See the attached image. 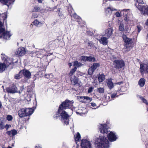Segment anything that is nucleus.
Segmentation results:
<instances>
[{"label": "nucleus", "instance_id": "1", "mask_svg": "<svg viewBox=\"0 0 148 148\" xmlns=\"http://www.w3.org/2000/svg\"><path fill=\"white\" fill-rule=\"evenodd\" d=\"M59 117L64 125H68L69 115L65 110L58 109L56 113L53 116V118L56 119H58Z\"/></svg>", "mask_w": 148, "mask_h": 148}, {"label": "nucleus", "instance_id": "2", "mask_svg": "<svg viewBox=\"0 0 148 148\" xmlns=\"http://www.w3.org/2000/svg\"><path fill=\"white\" fill-rule=\"evenodd\" d=\"M124 42V46L127 51H130L134 47V42L133 41V38L127 37L126 35L123 34L122 36ZM133 39H134L133 38Z\"/></svg>", "mask_w": 148, "mask_h": 148}, {"label": "nucleus", "instance_id": "3", "mask_svg": "<svg viewBox=\"0 0 148 148\" xmlns=\"http://www.w3.org/2000/svg\"><path fill=\"white\" fill-rule=\"evenodd\" d=\"M95 143L100 148H108L109 146V142L107 138L104 136L102 138H97Z\"/></svg>", "mask_w": 148, "mask_h": 148}, {"label": "nucleus", "instance_id": "4", "mask_svg": "<svg viewBox=\"0 0 148 148\" xmlns=\"http://www.w3.org/2000/svg\"><path fill=\"white\" fill-rule=\"evenodd\" d=\"M34 112V110L32 108H22L19 110L18 113L21 118L24 117L31 115Z\"/></svg>", "mask_w": 148, "mask_h": 148}, {"label": "nucleus", "instance_id": "5", "mask_svg": "<svg viewBox=\"0 0 148 148\" xmlns=\"http://www.w3.org/2000/svg\"><path fill=\"white\" fill-rule=\"evenodd\" d=\"M73 103V100L71 101L66 99L59 105L58 109L65 110L66 109L69 108L70 106L72 105Z\"/></svg>", "mask_w": 148, "mask_h": 148}, {"label": "nucleus", "instance_id": "6", "mask_svg": "<svg viewBox=\"0 0 148 148\" xmlns=\"http://www.w3.org/2000/svg\"><path fill=\"white\" fill-rule=\"evenodd\" d=\"M11 36L10 31H5V28L0 29V38L1 39L3 38L4 40H7L9 39Z\"/></svg>", "mask_w": 148, "mask_h": 148}, {"label": "nucleus", "instance_id": "7", "mask_svg": "<svg viewBox=\"0 0 148 148\" xmlns=\"http://www.w3.org/2000/svg\"><path fill=\"white\" fill-rule=\"evenodd\" d=\"M113 65L115 68L119 69L124 67L125 66V64L123 60L117 59L113 61Z\"/></svg>", "mask_w": 148, "mask_h": 148}, {"label": "nucleus", "instance_id": "8", "mask_svg": "<svg viewBox=\"0 0 148 148\" xmlns=\"http://www.w3.org/2000/svg\"><path fill=\"white\" fill-rule=\"evenodd\" d=\"M99 131L103 134L104 135L106 136L108 132V125L106 124H100L99 125Z\"/></svg>", "mask_w": 148, "mask_h": 148}, {"label": "nucleus", "instance_id": "9", "mask_svg": "<svg viewBox=\"0 0 148 148\" xmlns=\"http://www.w3.org/2000/svg\"><path fill=\"white\" fill-rule=\"evenodd\" d=\"M140 64V72L142 75H143L145 73H148V63H142L141 62Z\"/></svg>", "mask_w": 148, "mask_h": 148}, {"label": "nucleus", "instance_id": "10", "mask_svg": "<svg viewBox=\"0 0 148 148\" xmlns=\"http://www.w3.org/2000/svg\"><path fill=\"white\" fill-rule=\"evenodd\" d=\"M81 146L82 148H91V143L86 139L81 140Z\"/></svg>", "mask_w": 148, "mask_h": 148}, {"label": "nucleus", "instance_id": "11", "mask_svg": "<svg viewBox=\"0 0 148 148\" xmlns=\"http://www.w3.org/2000/svg\"><path fill=\"white\" fill-rule=\"evenodd\" d=\"M5 90L7 92L10 93H14L17 92V88L16 86L14 84H12L7 88Z\"/></svg>", "mask_w": 148, "mask_h": 148}, {"label": "nucleus", "instance_id": "12", "mask_svg": "<svg viewBox=\"0 0 148 148\" xmlns=\"http://www.w3.org/2000/svg\"><path fill=\"white\" fill-rule=\"evenodd\" d=\"M106 136H107L108 140L111 142L115 141L117 139L115 133L112 132H110V133Z\"/></svg>", "mask_w": 148, "mask_h": 148}, {"label": "nucleus", "instance_id": "13", "mask_svg": "<svg viewBox=\"0 0 148 148\" xmlns=\"http://www.w3.org/2000/svg\"><path fill=\"white\" fill-rule=\"evenodd\" d=\"M20 73H21L22 76H24L26 78L29 79L31 77V73L28 70L23 69L20 71Z\"/></svg>", "mask_w": 148, "mask_h": 148}, {"label": "nucleus", "instance_id": "14", "mask_svg": "<svg viewBox=\"0 0 148 148\" xmlns=\"http://www.w3.org/2000/svg\"><path fill=\"white\" fill-rule=\"evenodd\" d=\"M25 53V49L24 47L18 48L17 50L16 54L18 56H23Z\"/></svg>", "mask_w": 148, "mask_h": 148}, {"label": "nucleus", "instance_id": "15", "mask_svg": "<svg viewBox=\"0 0 148 148\" xmlns=\"http://www.w3.org/2000/svg\"><path fill=\"white\" fill-rule=\"evenodd\" d=\"M124 20L127 23H129L131 22V20L130 19L131 15L130 13L127 12V13L124 14Z\"/></svg>", "mask_w": 148, "mask_h": 148}, {"label": "nucleus", "instance_id": "16", "mask_svg": "<svg viewBox=\"0 0 148 148\" xmlns=\"http://www.w3.org/2000/svg\"><path fill=\"white\" fill-rule=\"evenodd\" d=\"M15 1V0H0V2L8 6L11 4H13Z\"/></svg>", "mask_w": 148, "mask_h": 148}, {"label": "nucleus", "instance_id": "17", "mask_svg": "<svg viewBox=\"0 0 148 148\" xmlns=\"http://www.w3.org/2000/svg\"><path fill=\"white\" fill-rule=\"evenodd\" d=\"M108 38L104 37H102L101 39L99 40V42L100 43L103 44L104 45H107L108 43Z\"/></svg>", "mask_w": 148, "mask_h": 148}, {"label": "nucleus", "instance_id": "18", "mask_svg": "<svg viewBox=\"0 0 148 148\" xmlns=\"http://www.w3.org/2000/svg\"><path fill=\"white\" fill-rule=\"evenodd\" d=\"M113 31L112 29L111 28H109L105 31V36L109 38L111 35Z\"/></svg>", "mask_w": 148, "mask_h": 148}, {"label": "nucleus", "instance_id": "19", "mask_svg": "<svg viewBox=\"0 0 148 148\" xmlns=\"http://www.w3.org/2000/svg\"><path fill=\"white\" fill-rule=\"evenodd\" d=\"M75 21L77 22L79 25L82 26L81 23L82 20L80 17L77 16L75 13Z\"/></svg>", "mask_w": 148, "mask_h": 148}, {"label": "nucleus", "instance_id": "20", "mask_svg": "<svg viewBox=\"0 0 148 148\" xmlns=\"http://www.w3.org/2000/svg\"><path fill=\"white\" fill-rule=\"evenodd\" d=\"M4 14V16H3L2 18H3V23L5 22L6 23H7V21L6 19L7 18V14L6 13H4V14ZM4 25V23H3L1 21H0V29L1 28H3L2 27Z\"/></svg>", "mask_w": 148, "mask_h": 148}, {"label": "nucleus", "instance_id": "21", "mask_svg": "<svg viewBox=\"0 0 148 148\" xmlns=\"http://www.w3.org/2000/svg\"><path fill=\"white\" fill-rule=\"evenodd\" d=\"M17 133V131L15 129H13L11 131H8L7 132V134L9 136H10L12 134V136H14L16 135Z\"/></svg>", "mask_w": 148, "mask_h": 148}, {"label": "nucleus", "instance_id": "22", "mask_svg": "<svg viewBox=\"0 0 148 148\" xmlns=\"http://www.w3.org/2000/svg\"><path fill=\"white\" fill-rule=\"evenodd\" d=\"M105 79V75L103 73L98 75V79L99 82H103Z\"/></svg>", "mask_w": 148, "mask_h": 148}, {"label": "nucleus", "instance_id": "23", "mask_svg": "<svg viewBox=\"0 0 148 148\" xmlns=\"http://www.w3.org/2000/svg\"><path fill=\"white\" fill-rule=\"evenodd\" d=\"M145 81V79L144 78H141L140 79L138 82V84L140 87H142L144 86Z\"/></svg>", "mask_w": 148, "mask_h": 148}, {"label": "nucleus", "instance_id": "24", "mask_svg": "<svg viewBox=\"0 0 148 148\" xmlns=\"http://www.w3.org/2000/svg\"><path fill=\"white\" fill-rule=\"evenodd\" d=\"M6 67V66L5 62L0 63V73L3 72Z\"/></svg>", "mask_w": 148, "mask_h": 148}, {"label": "nucleus", "instance_id": "25", "mask_svg": "<svg viewBox=\"0 0 148 148\" xmlns=\"http://www.w3.org/2000/svg\"><path fill=\"white\" fill-rule=\"evenodd\" d=\"M44 53L45 52H43L42 51L38 52L36 54L37 57L40 59L42 58L46 55Z\"/></svg>", "mask_w": 148, "mask_h": 148}, {"label": "nucleus", "instance_id": "26", "mask_svg": "<svg viewBox=\"0 0 148 148\" xmlns=\"http://www.w3.org/2000/svg\"><path fill=\"white\" fill-rule=\"evenodd\" d=\"M81 136L80 133L77 132L76 134V136L75 137V141L77 144V142H79L81 139Z\"/></svg>", "mask_w": 148, "mask_h": 148}, {"label": "nucleus", "instance_id": "27", "mask_svg": "<svg viewBox=\"0 0 148 148\" xmlns=\"http://www.w3.org/2000/svg\"><path fill=\"white\" fill-rule=\"evenodd\" d=\"M43 9H40V8L39 7H38V6L37 5L34 7V10L32 11V12H42L43 11Z\"/></svg>", "mask_w": 148, "mask_h": 148}, {"label": "nucleus", "instance_id": "28", "mask_svg": "<svg viewBox=\"0 0 148 148\" xmlns=\"http://www.w3.org/2000/svg\"><path fill=\"white\" fill-rule=\"evenodd\" d=\"M107 85L109 88L111 89L114 87L112 81L109 80L107 82Z\"/></svg>", "mask_w": 148, "mask_h": 148}, {"label": "nucleus", "instance_id": "29", "mask_svg": "<svg viewBox=\"0 0 148 148\" xmlns=\"http://www.w3.org/2000/svg\"><path fill=\"white\" fill-rule=\"evenodd\" d=\"M84 103H85L89 102L92 100L91 98L88 96H84Z\"/></svg>", "mask_w": 148, "mask_h": 148}, {"label": "nucleus", "instance_id": "30", "mask_svg": "<svg viewBox=\"0 0 148 148\" xmlns=\"http://www.w3.org/2000/svg\"><path fill=\"white\" fill-rule=\"evenodd\" d=\"M6 64V65L8 66H9L11 64H14V63L12 62V60L8 58L5 62Z\"/></svg>", "mask_w": 148, "mask_h": 148}, {"label": "nucleus", "instance_id": "31", "mask_svg": "<svg viewBox=\"0 0 148 148\" xmlns=\"http://www.w3.org/2000/svg\"><path fill=\"white\" fill-rule=\"evenodd\" d=\"M115 10V9H113L110 7H108L105 9V12L106 14H108L111 13L112 11Z\"/></svg>", "mask_w": 148, "mask_h": 148}, {"label": "nucleus", "instance_id": "32", "mask_svg": "<svg viewBox=\"0 0 148 148\" xmlns=\"http://www.w3.org/2000/svg\"><path fill=\"white\" fill-rule=\"evenodd\" d=\"M99 66L100 64L99 63H94L91 66V67L95 71Z\"/></svg>", "mask_w": 148, "mask_h": 148}, {"label": "nucleus", "instance_id": "33", "mask_svg": "<svg viewBox=\"0 0 148 148\" xmlns=\"http://www.w3.org/2000/svg\"><path fill=\"white\" fill-rule=\"evenodd\" d=\"M87 61L94 62L96 61L95 58L92 56H87Z\"/></svg>", "mask_w": 148, "mask_h": 148}, {"label": "nucleus", "instance_id": "34", "mask_svg": "<svg viewBox=\"0 0 148 148\" xmlns=\"http://www.w3.org/2000/svg\"><path fill=\"white\" fill-rule=\"evenodd\" d=\"M22 77L21 73H20V71L19 73L18 74H16L14 76V78L16 79H19L21 78Z\"/></svg>", "mask_w": 148, "mask_h": 148}, {"label": "nucleus", "instance_id": "35", "mask_svg": "<svg viewBox=\"0 0 148 148\" xmlns=\"http://www.w3.org/2000/svg\"><path fill=\"white\" fill-rule=\"evenodd\" d=\"M78 100L80 102L82 103H84V96H79L77 97Z\"/></svg>", "mask_w": 148, "mask_h": 148}, {"label": "nucleus", "instance_id": "36", "mask_svg": "<svg viewBox=\"0 0 148 148\" xmlns=\"http://www.w3.org/2000/svg\"><path fill=\"white\" fill-rule=\"evenodd\" d=\"M73 10V8L71 7L68 8V13L72 17L74 16V14L72 13V11Z\"/></svg>", "mask_w": 148, "mask_h": 148}, {"label": "nucleus", "instance_id": "37", "mask_svg": "<svg viewBox=\"0 0 148 148\" xmlns=\"http://www.w3.org/2000/svg\"><path fill=\"white\" fill-rule=\"evenodd\" d=\"M94 71H95L91 67L88 70V74L90 75H92L93 74Z\"/></svg>", "mask_w": 148, "mask_h": 148}, {"label": "nucleus", "instance_id": "38", "mask_svg": "<svg viewBox=\"0 0 148 148\" xmlns=\"http://www.w3.org/2000/svg\"><path fill=\"white\" fill-rule=\"evenodd\" d=\"M60 41L58 39H56L53 41L52 43L53 44H55L56 46H59L60 45Z\"/></svg>", "mask_w": 148, "mask_h": 148}, {"label": "nucleus", "instance_id": "39", "mask_svg": "<svg viewBox=\"0 0 148 148\" xmlns=\"http://www.w3.org/2000/svg\"><path fill=\"white\" fill-rule=\"evenodd\" d=\"M82 65V64L80 62H78L77 61H75V66H76L77 67L81 66Z\"/></svg>", "mask_w": 148, "mask_h": 148}, {"label": "nucleus", "instance_id": "40", "mask_svg": "<svg viewBox=\"0 0 148 148\" xmlns=\"http://www.w3.org/2000/svg\"><path fill=\"white\" fill-rule=\"evenodd\" d=\"M119 30L121 32L124 31V26L123 24L121 23L119 26Z\"/></svg>", "mask_w": 148, "mask_h": 148}, {"label": "nucleus", "instance_id": "41", "mask_svg": "<svg viewBox=\"0 0 148 148\" xmlns=\"http://www.w3.org/2000/svg\"><path fill=\"white\" fill-rule=\"evenodd\" d=\"M140 98L143 103H146V104L148 105V103L147 100L145 99L143 97H140Z\"/></svg>", "mask_w": 148, "mask_h": 148}, {"label": "nucleus", "instance_id": "42", "mask_svg": "<svg viewBox=\"0 0 148 148\" xmlns=\"http://www.w3.org/2000/svg\"><path fill=\"white\" fill-rule=\"evenodd\" d=\"M104 89L103 88H98V91L100 93H104Z\"/></svg>", "mask_w": 148, "mask_h": 148}, {"label": "nucleus", "instance_id": "43", "mask_svg": "<svg viewBox=\"0 0 148 148\" xmlns=\"http://www.w3.org/2000/svg\"><path fill=\"white\" fill-rule=\"evenodd\" d=\"M87 56H82L81 57V59L82 60L86 62L87 61Z\"/></svg>", "mask_w": 148, "mask_h": 148}, {"label": "nucleus", "instance_id": "44", "mask_svg": "<svg viewBox=\"0 0 148 148\" xmlns=\"http://www.w3.org/2000/svg\"><path fill=\"white\" fill-rule=\"evenodd\" d=\"M7 120L9 121H11L12 119V116L11 115H8L6 117Z\"/></svg>", "mask_w": 148, "mask_h": 148}, {"label": "nucleus", "instance_id": "45", "mask_svg": "<svg viewBox=\"0 0 148 148\" xmlns=\"http://www.w3.org/2000/svg\"><path fill=\"white\" fill-rule=\"evenodd\" d=\"M74 73V68L73 69H72L71 70L70 72L69 73L68 75L70 77Z\"/></svg>", "mask_w": 148, "mask_h": 148}, {"label": "nucleus", "instance_id": "46", "mask_svg": "<svg viewBox=\"0 0 148 148\" xmlns=\"http://www.w3.org/2000/svg\"><path fill=\"white\" fill-rule=\"evenodd\" d=\"M33 23L34 25H38L39 24L40 22L38 21L37 19H35L33 22Z\"/></svg>", "mask_w": 148, "mask_h": 148}, {"label": "nucleus", "instance_id": "47", "mask_svg": "<svg viewBox=\"0 0 148 148\" xmlns=\"http://www.w3.org/2000/svg\"><path fill=\"white\" fill-rule=\"evenodd\" d=\"M38 16V15L35 13H33L32 14V15L31 16L32 18H37Z\"/></svg>", "mask_w": 148, "mask_h": 148}, {"label": "nucleus", "instance_id": "48", "mask_svg": "<svg viewBox=\"0 0 148 148\" xmlns=\"http://www.w3.org/2000/svg\"><path fill=\"white\" fill-rule=\"evenodd\" d=\"M117 93H113L111 95V97L112 98H114L116 97H117Z\"/></svg>", "mask_w": 148, "mask_h": 148}, {"label": "nucleus", "instance_id": "49", "mask_svg": "<svg viewBox=\"0 0 148 148\" xmlns=\"http://www.w3.org/2000/svg\"><path fill=\"white\" fill-rule=\"evenodd\" d=\"M93 89L92 87H90L88 90V93H89L91 92L92 91Z\"/></svg>", "mask_w": 148, "mask_h": 148}, {"label": "nucleus", "instance_id": "50", "mask_svg": "<svg viewBox=\"0 0 148 148\" xmlns=\"http://www.w3.org/2000/svg\"><path fill=\"white\" fill-rule=\"evenodd\" d=\"M90 104H91V106L93 107L94 109H96V107L97 106L95 103L92 102L90 103Z\"/></svg>", "mask_w": 148, "mask_h": 148}, {"label": "nucleus", "instance_id": "51", "mask_svg": "<svg viewBox=\"0 0 148 148\" xmlns=\"http://www.w3.org/2000/svg\"><path fill=\"white\" fill-rule=\"evenodd\" d=\"M137 29H138V33H139L140 32L141 30V26L140 25H138L137 26Z\"/></svg>", "mask_w": 148, "mask_h": 148}, {"label": "nucleus", "instance_id": "52", "mask_svg": "<svg viewBox=\"0 0 148 148\" xmlns=\"http://www.w3.org/2000/svg\"><path fill=\"white\" fill-rule=\"evenodd\" d=\"M115 15L116 17H121V15L120 13L119 12H116L115 13Z\"/></svg>", "mask_w": 148, "mask_h": 148}, {"label": "nucleus", "instance_id": "53", "mask_svg": "<svg viewBox=\"0 0 148 148\" xmlns=\"http://www.w3.org/2000/svg\"><path fill=\"white\" fill-rule=\"evenodd\" d=\"M1 58L3 60H4V62H5V61H6L8 59L4 56L1 57Z\"/></svg>", "mask_w": 148, "mask_h": 148}, {"label": "nucleus", "instance_id": "54", "mask_svg": "<svg viewBox=\"0 0 148 148\" xmlns=\"http://www.w3.org/2000/svg\"><path fill=\"white\" fill-rule=\"evenodd\" d=\"M68 65L70 68H71L72 65L73 66H74V62H69V63Z\"/></svg>", "mask_w": 148, "mask_h": 148}, {"label": "nucleus", "instance_id": "55", "mask_svg": "<svg viewBox=\"0 0 148 148\" xmlns=\"http://www.w3.org/2000/svg\"><path fill=\"white\" fill-rule=\"evenodd\" d=\"M130 10L129 9H123V10L122 11H123L124 12H125V14L127 13V12H128Z\"/></svg>", "mask_w": 148, "mask_h": 148}, {"label": "nucleus", "instance_id": "56", "mask_svg": "<svg viewBox=\"0 0 148 148\" xmlns=\"http://www.w3.org/2000/svg\"><path fill=\"white\" fill-rule=\"evenodd\" d=\"M88 46H90L91 47H92L93 46V44L91 42H88Z\"/></svg>", "mask_w": 148, "mask_h": 148}, {"label": "nucleus", "instance_id": "57", "mask_svg": "<svg viewBox=\"0 0 148 148\" xmlns=\"http://www.w3.org/2000/svg\"><path fill=\"white\" fill-rule=\"evenodd\" d=\"M123 81H121L120 82H116V83H115V84H118V85H120L121 84H123Z\"/></svg>", "mask_w": 148, "mask_h": 148}, {"label": "nucleus", "instance_id": "58", "mask_svg": "<svg viewBox=\"0 0 148 148\" xmlns=\"http://www.w3.org/2000/svg\"><path fill=\"white\" fill-rule=\"evenodd\" d=\"M4 128V126L1 123H0V129H3Z\"/></svg>", "mask_w": 148, "mask_h": 148}, {"label": "nucleus", "instance_id": "59", "mask_svg": "<svg viewBox=\"0 0 148 148\" xmlns=\"http://www.w3.org/2000/svg\"><path fill=\"white\" fill-rule=\"evenodd\" d=\"M74 127V126L73 125V127H70V129L71 130H72V131L73 132V133H74V130L73 129Z\"/></svg>", "mask_w": 148, "mask_h": 148}, {"label": "nucleus", "instance_id": "60", "mask_svg": "<svg viewBox=\"0 0 148 148\" xmlns=\"http://www.w3.org/2000/svg\"><path fill=\"white\" fill-rule=\"evenodd\" d=\"M57 8V6H55L54 7H53L51 9L50 11H53L54 9Z\"/></svg>", "mask_w": 148, "mask_h": 148}, {"label": "nucleus", "instance_id": "61", "mask_svg": "<svg viewBox=\"0 0 148 148\" xmlns=\"http://www.w3.org/2000/svg\"><path fill=\"white\" fill-rule=\"evenodd\" d=\"M44 0H37V1H38V2L39 3H41L42 2V1H43Z\"/></svg>", "mask_w": 148, "mask_h": 148}, {"label": "nucleus", "instance_id": "62", "mask_svg": "<svg viewBox=\"0 0 148 148\" xmlns=\"http://www.w3.org/2000/svg\"><path fill=\"white\" fill-rule=\"evenodd\" d=\"M70 79H71V83L74 82V79H73V78H70Z\"/></svg>", "mask_w": 148, "mask_h": 148}, {"label": "nucleus", "instance_id": "63", "mask_svg": "<svg viewBox=\"0 0 148 148\" xmlns=\"http://www.w3.org/2000/svg\"><path fill=\"white\" fill-rule=\"evenodd\" d=\"M145 24L146 25L148 26V18L147 21L146 22Z\"/></svg>", "mask_w": 148, "mask_h": 148}, {"label": "nucleus", "instance_id": "64", "mask_svg": "<svg viewBox=\"0 0 148 148\" xmlns=\"http://www.w3.org/2000/svg\"><path fill=\"white\" fill-rule=\"evenodd\" d=\"M9 127V125L8 124H6L5 126V128L7 129Z\"/></svg>", "mask_w": 148, "mask_h": 148}]
</instances>
